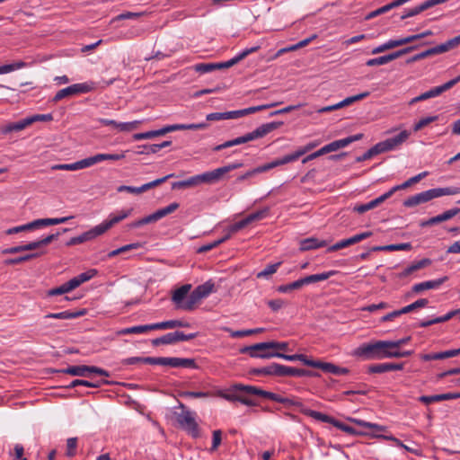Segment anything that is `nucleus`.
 I'll use <instances>...</instances> for the list:
<instances>
[{"label": "nucleus", "mask_w": 460, "mask_h": 460, "mask_svg": "<svg viewBox=\"0 0 460 460\" xmlns=\"http://www.w3.org/2000/svg\"><path fill=\"white\" fill-rule=\"evenodd\" d=\"M231 390L234 392H243L247 394L261 396V397L270 399L271 401L283 403L288 406H289V405L296 406L300 410L302 408H305L303 403L298 400H295L293 398L282 397L277 394L268 392V391L262 390L259 387L252 386V385L235 384L232 386Z\"/></svg>", "instance_id": "1"}, {"label": "nucleus", "mask_w": 460, "mask_h": 460, "mask_svg": "<svg viewBox=\"0 0 460 460\" xmlns=\"http://www.w3.org/2000/svg\"><path fill=\"white\" fill-rule=\"evenodd\" d=\"M458 193H460V188L456 187L430 189L409 197L403 201V206L407 208H412L420 204L426 203L436 198L447 195H456Z\"/></svg>", "instance_id": "2"}, {"label": "nucleus", "mask_w": 460, "mask_h": 460, "mask_svg": "<svg viewBox=\"0 0 460 460\" xmlns=\"http://www.w3.org/2000/svg\"><path fill=\"white\" fill-rule=\"evenodd\" d=\"M181 412H176V420L179 426L184 429L192 438H197L200 437V429L198 422L195 420L196 413L188 410L181 402L179 404Z\"/></svg>", "instance_id": "3"}, {"label": "nucleus", "mask_w": 460, "mask_h": 460, "mask_svg": "<svg viewBox=\"0 0 460 460\" xmlns=\"http://www.w3.org/2000/svg\"><path fill=\"white\" fill-rule=\"evenodd\" d=\"M386 349H389L387 341H377L361 345L357 349L356 354L366 359H382L385 358Z\"/></svg>", "instance_id": "4"}, {"label": "nucleus", "mask_w": 460, "mask_h": 460, "mask_svg": "<svg viewBox=\"0 0 460 460\" xmlns=\"http://www.w3.org/2000/svg\"><path fill=\"white\" fill-rule=\"evenodd\" d=\"M283 125L282 121H273L270 123H265L258 127L256 129H254L252 132H249L243 136L238 137L234 140V145H242L248 143L250 141L261 138L265 137L267 134L272 132L275 129H278Z\"/></svg>", "instance_id": "5"}, {"label": "nucleus", "mask_w": 460, "mask_h": 460, "mask_svg": "<svg viewBox=\"0 0 460 460\" xmlns=\"http://www.w3.org/2000/svg\"><path fill=\"white\" fill-rule=\"evenodd\" d=\"M179 208V204L176 202L171 203L169 206L160 208L154 212L153 214L146 216L139 220H137L131 223L129 226L131 227H139L141 226L156 222L161 218L166 217L167 215L174 212Z\"/></svg>", "instance_id": "6"}, {"label": "nucleus", "mask_w": 460, "mask_h": 460, "mask_svg": "<svg viewBox=\"0 0 460 460\" xmlns=\"http://www.w3.org/2000/svg\"><path fill=\"white\" fill-rule=\"evenodd\" d=\"M197 337V333L184 334L182 332L176 331L174 332L166 333L159 338L152 340L153 346L174 344L180 341H187Z\"/></svg>", "instance_id": "7"}, {"label": "nucleus", "mask_w": 460, "mask_h": 460, "mask_svg": "<svg viewBox=\"0 0 460 460\" xmlns=\"http://www.w3.org/2000/svg\"><path fill=\"white\" fill-rule=\"evenodd\" d=\"M173 177V174H168L163 178H159V179H156L153 181H150L148 183H146V184H143L142 186L140 187H132V186H127V185H120L119 187H118L117 190L119 192H123V191H127V192H129V193H132V194H141L152 188H155L162 183H164V181H166L168 179Z\"/></svg>", "instance_id": "8"}, {"label": "nucleus", "mask_w": 460, "mask_h": 460, "mask_svg": "<svg viewBox=\"0 0 460 460\" xmlns=\"http://www.w3.org/2000/svg\"><path fill=\"white\" fill-rule=\"evenodd\" d=\"M92 88L87 84H75L66 88L59 90L53 97V102H58L64 98L75 95L81 93H88Z\"/></svg>", "instance_id": "9"}, {"label": "nucleus", "mask_w": 460, "mask_h": 460, "mask_svg": "<svg viewBox=\"0 0 460 460\" xmlns=\"http://www.w3.org/2000/svg\"><path fill=\"white\" fill-rule=\"evenodd\" d=\"M410 137V132L408 130L401 131L397 136L394 137L387 138L384 141H381L378 144V147L380 148L382 153L391 151L402 145Z\"/></svg>", "instance_id": "10"}, {"label": "nucleus", "mask_w": 460, "mask_h": 460, "mask_svg": "<svg viewBox=\"0 0 460 460\" xmlns=\"http://www.w3.org/2000/svg\"><path fill=\"white\" fill-rule=\"evenodd\" d=\"M105 232L103 231V229L100 224V225L94 226L93 228H92L91 230L86 231L78 236L72 237L66 243V246H73V245H76V244H80V243L91 241V240L96 238L97 236L102 235Z\"/></svg>", "instance_id": "11"}, {"label": "nucleus", "mask_w": 460, "mask_h": 460, "mask_svg": "<svg viewBox=\"0 0 460 460\" xmlns=\"http://www.w3.org/2000/svg\"><path fill=\"white\" fill-rule=\"evenodd\" d=\"M266 213H267L266 210H260V211H257V212L248 215L243 219L233 224L229 227L228 234H230V236H231L232 234L236 233L239 230L246 227L248 225L252 224V222L262 219L265 217Z\"/></svg>", "instance_id": "12"}, {"label": "nucleus", "mask_w": 460, "mask_h": 460, "mask_svg": "<svg viewBox=\"0 0 460 460\" xmlns=\"http://www.w3.org/2000/svg\"><path fill=\"white\" fill-rule=\"evenodd\" d=\"M280 376H320V374L311 370L296 368L281 365Z\"/></svg>", "instance_id": "13"}, {"label": "nucleus", "mask_w": 460, "mask_h": 460, "mask_svg": "<svg viewBox=\"0 0 460 460\" xmlns=\"http://www.w3.org/2000/svg\"><path fill=\"white\" fill-rule=\"evenodd\" d=\"M270 355H271V358L277 357V358H284L288 361L299 360V361L303 362L305 366L312 367H316V364L318 361V360L310 359L304 354L287 355V354H283L280 352H270Z\"/></svg>", "instance_id": "14"}, {"label": "nucleus", "mask_w": 460, "mask_h": 460, "mask_svg": "<svg viewBox=\"0 0 460 460\" xmlns=\"http://www.w3.org/2000/svg\"><path fill=\"white\" fill-rule=\"evenodd\" d=\"M281 365L279 363H271L269 366L252 368L249 373L253 376H280Z\"/></svg>", "instance_id": "15"}, {"label": "nucleus", "mask_w": 460, "mask_h": 460, "mask_svg": "<svg viewBox=\"0 0 460 460\" xmlns=\"http://www.w3.org/2000/svg\"><path fill=\"white\" fill-rule=\"evenodd\" d=\"M260 49L259 46L252 47L250 49H246L243 51H242L240 54H238L236 57L231 58L228 61L226 62H220L216 63L217 64V69H223V68H229L234 65H236L241 60L244 59L248 55L256 52Z\"/></svg>", "instance_id": "16"}, {"label": "nucleus", "mask_w": 460, "mask_h": 460, "mask_svg": "<svg viewBox=\"0 0 460 460\" xmlns=\"http://www.w3.org/2000/svg\"><path fill=\"white\" fill-rule=\"evenodd\" d=\"M260 49L259 46L252 47L250 49H246L243 51H242L240 54H238L236 57L231 58L228 61L226 62H220L216 63L217 64V69H223V68H229L234 65H236L241 60L244 59L248 55L256 52Z\"/></svg>", "instance_id": "17"}, {"label": "nucleus", "mask_w": 460, "mask_h": 460, "mask_svg": "<svg viewBox=\"0 0 460 460\" xmlns=\"http://www.w3.org/2000/svg\"><path fill=\"white\" fill-rule=\"evenodd\" d=\"M260 49L259 46L252 47L250 49H246L243 51H242L240 54H238L236 57L231 58L228 61L226 62H220L216 63L217 64V69H223V68H229L234 65H236L241 60L244 59L248 55L256 52Z\"/></svg>", "instance_id": "18"}, {"label": "nucleus", "mask_w": 460, "mask_h": 460, "mask_svg": "<svg viewBox=\"0 0 460 460\" xmlns=\"http://www.w3.org/2000/svg\"><path fill=\"white\" fill-rule=\"evenodd\" d=\"M90 167L89 158L77 161L73 164H60L51 166L52 171H77L84 168Z\"/></svg>", "instance_id": "19"}, {"label": "nucleus", "mask_w": 460, "mask_h": 460, "mask_svg": "<svg viewBox=\"0 0 460 460\" xmlns=\"http://www.w3.org/2000/svg\"><path fill=\"white\" fill-rule=\"evenodd\" d=\"M447 279L448 278L447 276H445V277H442V278L438 279L420 282V283L415 284L412 287L411 290H412L413 293H417L418 294V293H420V292H422L424 290L438 288L444 282H446L447 280Z\"/></svg>", "instance_id": "20"}, {"label": "nucleus", "mask_w": 460, "mask_h": 460, "mask_svg": "<svg viewBox=\"0 0 460 460\" xmlns=\"http://www.w3.org/2000/svg\"><path fill=\"white\" fill-rule=\"evenodd\" d=\"M31 126L29 118H24L19 121L10 122L6 125H4L0 128V131L2 134H9L11 132H19L25 129L27 127Z\"/></svg>", "instance_id": "21"}, {"label": "nucleus", "mask_w": 460, "mask_h": 460, "mask_svg": "<svg viewBox=\"0 0 460 460\" xmlns=\"http://www.w3.org/2000/svg\"><path fill=\"white\" fill-rule=\"evenodd\" d=\"M225 175V172L222 167L217 168L213 171L206 172L204 173L199 174L200 183H208L213 184L219 181L222 177Z\"/></svg>", "instance_id": "22"}, {"label": "nucleus", "mask_w": 460, "mask_h": 460, "mask_svg": "<svg viewBox=\"0 0 460 460\" xmlns=\"http://www.w3.org/2000/svg\"><path fill=\"white\" fill-rule=\"evenodd\" d=\"M190 288V284H185L174 290L172 296V300L176 305L177 308L181 309V305H184V299H187V295Z\"/></svg>", "instance_id": "23"}, {"label": "nucleus", "mask_w": 460, "mask_h": 460, "mask_svg": "<svg viewBox=\"0 0 460 460\" xmlns=\"http://www.w3.org/2000/svg\"><path fill=\"white\" fill-rule=\"evenodd\" d=\"M172 131H173L172 125H168V126H165L157 130H151V131L143 132V133H136L133 135V139L134 140H142V139L153 138L155 137L164 136L166 133L172 132Z\"/></svg>", "instance_id": "24"}, {"label": "nucleus", "mask_w": 460, "mask_h": 460, "mask_svg": "<svg viewBox=\"0 0 460 460\" xmlns=\"http://www.w3.org/2000/svg\"><path fill=\"white\" fill-rule=\"evenodd\" d=\"M315 368H319L325 373H331L337 376L347 375L349 372V370L346 367H341L332 363L323 362L320 360L317 361Z\"/></svg>", "instance_id": "25"}, {"label": "nucleus", "mask_w": 460, "mask_h": 460, "mask_svg": "<svg viewBox=\"0 0 460 460\" xmlns=\"http://www.w3.org/2000/svg\"><path fill=\"white\" fill-rule=\"evenodd\" d=\"M166 366L172 367L198 368L193 358H166Z\"/></svg>", "instance_id": "26"}, {"label": "nucleus", "mask_w": 460, "mask_h": 460, "mask_svg": "<svg viewBox=\"0 0 460 460\" xmlns=\"http://www.w3.org/2000/svg\"><path fill=\"white\" fill-rule=\"evenodd\" d=\"M386 199H388V198H387L386 194L384 193L383 195H381L378 198L369 201L368 203L356 205L353 208V211L358 212V214H364L365 212L376 208L377 206L382 204Z\"/></svg>", "instance_id": "27"}, {"label": "nucleus", "mask_w": 460, "mask_h": 460, "mask_svg": "<svg viewBox=\"0 0 460 460\" xmlns=\"http://www.w3.org/2000/svg\"><path fill=\"white\" fill-rule=\"evenodd\" d=\"M335 274V270H330L327 272L306 276L305 278L300 279L301 286L304 287L305 285H309L312 283L326 280Z\"/></svg>", "instance_id": "28"}, {"label": "nucleus", "mask_w": 460, "mask_h": 460, "mask_svg": "<svg viewBox=\"0 0 460 460\" xmlns=\"http://www.w3.org/2000/svg\"><path fill=\"white\" fill-rule=\"evenodd\" d=\"M306 153H307V151H305V147L303 146V147L299 148L298 150H296L293 154L287 155L281 158L272 161V164H273L274 167L283 165V164L296 161L299 157H301L302 155H304Z\"/></svg>", "instance_id": "29"}, {"label": "nucleus", "mask_w": 460, "mask_h": 460, "mask_svg": "<svg viewBox=\"0 0 460 460\" xmlns=\"http://www.w3.org/2000/svg\"><path fill=\"white\" fill-rule=\"evenodd\" d=\"M263 342L256 343L251 346L243 347L240 349L243 354L248 353L252 358H271L270 352L258 353L256 349H263Z\"/></svg>", "instance_id": "30"}, {"label": "nucleus", "mask_w": 460, "mask_h": 460, "mask_svg": "<svg viewBox=\"0 0 460 460\" xmlns=\"http://www.w3.org/2000/svg\"><path fill=\"white\" fill-rule=\"evenodd\" d=\"M133 208H129L128 210H122L119 213V215L112 216L110 220L104 221L101 224L104 232L112 227L115 224L122 221L127 218L132 212Z\"/></svg>", "instance_id": "31"}, {"label": "nucleus", "mask_w": 460, "mask_h": 460, "mask_svg": "<svg viewBox=\"0 0 460 460\" xmlns=\"http://www.w3.org/2000/svg\"><path fill=\"white\" fill-rule=\"evenodd\" d=\"M133 208H129L128 210H122L119 213V215L112 216L110 220L104 221L101 224L104 232L112 227L115 224L122 221L127 218L132 212Z\"/></svg>", "instance_id": "32"}, {"label": "nucleus", "mask_w": 460, "mask_h": 460, "mask_svg": "<svg viewBox=\"0 0 460 460\" xmlns=\"http://www.w3.org/2000/svg\"><path fill=\"white\" fill-rule=\"evenodd\" d=\"M430 264H431V260H429L428 258L422 259L419 261L412 263L406 269H404V270L402 271L399 276H400V278H406L409 275H411V273L415 272L416 270L423 269Z\"/></svg>", "instance_id": "33"}, {"label": "nucleus", "mask_w": 460, "mask_h": 460, "mask_svg": "<svg viewBox=\"0 0 460 460\" xmlns=\"http://www.w3.org/2000/svg\"><path fill=\"white\" fill-rule=\"evenodd\" d=\"M327 241H320L317 238H306L300 242V250L301 251H309L313 249H317L320 247H324L327 245Z\"/></svg>", "instance_id": "34"}, {"label": "nucleus", "mask_w": 460, "mask_h": 460, "mask_svg": "<svg viewBox=\"0 0 460 460\" xmlns=\"http://www.w3.org/2000/svg\"><path fill=\"white\" fill-rule=\"evenodd\" d=\"M155 324V330H166V329H173L177 327L186 328L190 327V323L188 322L181 321V320H169L165 322L156 323Z\"/></svg>", "instance_id": "35"}, {"label": "nucleus", "mask_w": 460, "mask_h": 460, "mask_svg": "<svg viewBox=\"0 0 460 460\" xmlns=\"http://www.w3.org/2000/svg\"><path fill=\"white\" fill-rule=\"evenodd\" d=\"M155 330V324H146V325H138L128 328L121 329L118 332L119 335H128V334H141L145 333L148 331Z\"/></svg>", "instance_id": "36"}, {"label": "nucleus", "mask_w": 460, "mask_h": 460, "mask_svg": "<svg viewBox=\"0 0 460 460\" xmlns=\"http://www.w3.org/2000/svg\"><path fill=\"white\" fill-rule=\"evenodd\" d=\"M124 157H125L124 154H97V155H95L93 156H90L88 158H89L90 166H92L97 163H100V162H102L105 160L118 161V160L123 159Z\"/></svg>", "instance_id": "37"}, {"label": "nucleus", "mask_w": 460, "mask_h": 460, "mask_svg": "<svg viewBox=\"0 0 460 460\" xmlns=\"http://www.w3.org/2000/svg\"><path fill=\"white\" fill-rule=\"evenodd\" d=\"M301 412L306 416H310V417L314 418V420H321V421L326 422V423H331L332 425H334V422L336 420L334 418H332L329 415H326L320 411H313V410H310L307 408H302Z\"/></svg>", "instance_id": "38"}, {"label": "nucleus", "mask_w": 460, "mask_h": 460, "mask_svg": "<svg viewBox=\"0 0 460 460\" xmlns=\"http://www.w3.org/2000/svg\"><path fill=\"white\" fill-rule=\"evenodd\" d=\"M44 253H45V252H43V251L42 252H33V253H28V254H25V255H22V256H20V257H17V258L6 259L4 261V263L5 265H16V264H20V263L31 261L32 259L38 258V257L41 256Z\"/></svg>", "instance_id": "39"}, {"label": "nucleus", "mask_w": 460, "mask_h": 460, "mask_svg": "<svg viewBox=\"0 0 460 460\" xmlns=\"http://www.w3.org/2000/svg\"><path fill=\"white\" fill-rule=\"evenodd\" d=\"M275 168L272 162L270 163H268V164H265L263 165H261V166H258L251 171H248L247 172H245L244 174L243 175H240L238 178H237V181H244L250 177H252L254 176L255 174H258V173H261V172H265L269 170H271Z\"/></svg>", "instance_id": "40"}, {"label": "nucleus", "mask_w": 460, "mask_h": 460, "mask_svg": "<svg viewBox=\"0 0 460 460\" xmlns=\"http://www.w3.org/2000/svg\"><path fill=\"white\" fill-rule=\"evenodd\" d=\"M85 314V310H80L76 312L64 311L60 313L49 314L45 315V318H53V319H73L79 316H83Z\"/></svg>", "instance_id": "41"}, {"label": "nucleus", "mask_w": 460, "mask_h": 460, "mask_svg": "<svg viewBox=\"0 0 460 460\" xmlns=\"http://www.w3.org/2000/svg\"><path fill=\"white\" fill-rule=\"evenodd\" d=\"M412 246L410 243H396V244H388L384 246H374L372 247V251H385V252H393V251H410Z\"/></svg>", "instance_id": "42"}, {"label": "nucleus", "mask_w": 460, "mask_h": 460, "mask_svg": "<svg viewBox=\"0 0 460 460\" xmlns=\"http://www.w3.org/2000/svg\"><path fill=\"white\" fill-rule=\"evenodd\" d=\"M202 298L200 296L193 290L189 296H187L184 305H181L182 310L185 311H192L195 309L196 305L199 303Z\"/></svg>", "instance_id": "43"}, {"label": "nucleus", "mask_w": 460, "mask_h": 460, "mask_svg": "<svg viewBox=\"0 0 460 460\" xmlns=\"http://www.w3.org/2000/svg\"><path fill=\"white\" fill-rule=\"evenodd\" d=\"M199 184H200V181H199V177L198 174V175L192 176L187 180L173 182L172 185V188L173 190L185 189V188L193 187V186H196Z\"/></svg>", "instance_id": "44"}, {"label": "nucleus", "mask_w": 460, "mask_h": 460, "mask_svg": "<svg viewBox=\"0 0 460 460\" xmlns=\"http://www.w3.org/2000/svg\"><path fill=\"white\" fill-rule=\"evenodd\" d=\"M460 44V35L448 40L445 43L436 46L438 54H442L456 48Z\"/></svg>", "instance_id": "45"}, {"label": "nucleus", "mask_w": 460, "mask_h": 460, "mask_svg": "<svg viewBox=\"0 0 460 460\" xmlns=\"http://www.w3.org/2000/svg\"><path fill=\"white\" fill-rule=\"evenodd\" d=\"M108 384H110V382L107 380L90 382V381H86V380L75 379V380L72 381L71 384L67 387L72 388V387H75L77 385H84L86 387L98 388V387H101L102 385H108Z\"/></svg>", "instance_id": "46"}, {"label": "nucleus", "mask_w": 460, "mask_h": 460, "mask_svg": "<svg viewBox=\"0 0 460 460\" xmlns=\"http://www.w3.org/2000/svg\"><path fill=\"white\" fill-rule=\"evenodd\" d=\"M450 400V394H435V395H422L419 398V401L425 403L429 404L432 402H441V401H447Z\"/></svg>", "instance_id": "47"}, {"label": "nucleus", "mask_w": 460, "mask_h": 460, "mask_svg": "<svg viewBox=\"0 0 460 460\" xmlns=\"http://www.w3.org/2000/svg\"><path fill=\"white\" fill-rule=\"evenodd\" d=\"M435 55H438V52L437 50V48L433 47V48H430L429 49H426L420 53H418V54L411 57L410 58H408L406 60V64H411L413 62H417L420 59H423V58H429L431 56H435Z\"/></svg>", "instance_id": "48"}, {"label": "nucleus", "mask_w": 460, "mask_h": 460, "mask_svg": "<svg viewBox=\"0 0 460 460\" xmlns=\"http://www.w3.org/2000/svg\"><path fill=\"white\" fill-rule=\"evenodd\" d=\"M86 369L87 368L85 365L72 366L66 369H62L59 372L75 376H88V375L86 374Z\"/></svg>", "instance_id": "49"}, {"label": "nucleus", "mask_w": 460, "mask_h": 460, "mask_svg": "<svg viewBox=\"0 0 460 460\" xmlns=\"http://www.w3.org/2000/svg\"><path fill=\"white\" fill-rule=\"evenodd\" d=\"M369 94H370L369 92H364V93H358L357 95L347 97L343 101H341V102L337 103L338 107H339V109H341L343 107L349 106V105L352 104L355 102H358V101L365 99Z\"/></svg>", "instance_id": "50"}, {"label": "nucleus", "mask_w": 460, "mask_h": 460, "mask_svg": "<svg viewBox=\"0 0 460 460\" xmlns=\"http://www.w3.org/2000/svg\"><path fill=\"white\" fill-rule=\"evenodd\" d=\"M214 283L209 280L202 285L198 286L194 290L200 296L201 298H205L214 291Z\"/></svg>", "instance_id": "51"}, {"label": "nucleus", "mask_w": 460, "mask_h": 460, "mask_svg": "<svg viewBox=\"0 0 460 460\" xmlns=\"http://www.w3.org/2000/svg\"><path fill=\"white\" fill-rule=\"evenodd\" d=\"M379 154H382V152L378 147V144H376L374 146H372L367 152H365L362 155L357 156L355 161L357 163H361L363 161L371 159L372 157Z\"/></svg>", "instance_id": "52"}, {"label": "nucleus", "mask_w": 460, "mask_h": 460, "mask_svg": "<svg viewBox=\"0 0 460 460\" xmlns=\"http://www.w3.org/2000/svg\"><path fill=\"white\" fill-rule=\"evenodd\" d=\"M230 238V234H226L224 237L218 239V240H216L210 243H208V244H205V245H202L200 246L199 249H198V252L199 253H204V252H207L208 251H211L212 249L217 247L218 245H220L221 243H225L226 240H228Z\"/></svg>", "instance_id": "53"}, {"label": "nucleus", "mask_w": 460, "mask_h": 460, "mask_svg": "<svg viewBox=\"0 0 460 460\" xmlns=\"http://www.w3.org/2000/svg\"><path fill=\"white\" fill-rule=\"evenodd\" d=\"M417 49H418V46H408L404 49H399L397 51H394L393 53L386 55L387 60H388V62H391V61L397 59L408 53L414 51Z\"/></svg>", "instance_id": "54"}, {"label": "nucleus", "mask_w": 460, "mask_h": 460, "mask_svg": "<svg viewBox=\"0 0 460 460\" xmlns=\"http://www.w3.org/2000/svg\"><path fill=\"white\" fill-rule=\"evenodd\" d=\"M417 49H418V46H408L404 49H399L397 51H394L393 53L386 55L387 60H388V62H391V61L397 59L408 53L414 51Z\"/></svg>", "instance_id": "55"}, {"label": "nucleus", "mask_w": 460, "mask_h": 460, "mask_svg": "<svg viewBox=\"0 0 460 460\" xmlns=\"http://www.w3.org/2000/svg\"><path fill=\"white\" fill-rule=\"evenodd\" d=\"M208 127L207 123H193V124H173L172 125V130H186V129H191V130H198V129H204Z\"/></svg>", "instance_id": "56"}, {"label": "nucleus", "mask_w": 460, "mask_h": 460, "mask_svg": "<svg viewBox=\"0 0 460 460\" xmlns=\"http://www.w3.org/2000/svg\"><path fill=\"white\" fill-rule=\"evenodd\" d=\"M429 304V300L426 299V298H420V299H418L417 301L413 302L412 304L411 305H408L404 307H402L401 309V313L403 314H408L417 308H422V307H425L427 305Z\"/></svg>", "instance_id": "57"}, {"label": "nucleus", "mask_w": 460, "mask_h": 460, "mask_svg": "<svg viewBox=\"0 0 460 460\" xmlns=\"http://www.w3.org/2000/svg\"><path fill=\"white\" fill-rule=\"evenodd\" d=\"M139 247H140V243H129V244L124 245L122 247H119V248H118L116 250H113V251L110 252L108 253V257L109 258H112V257H115V256L119 255V254H121V253L126 252L128 251L137 249Z\"/></svg>", "instance_id": "58"}, {"label": "nucleus", "mask_w": 460, "mask_h": 460, "mask_svg": "<svg viewBox=\"0 0 460 460\" xmlns=\"http://www.w3.org/2000/svg\"><path fill=\"white\" fill-rule=\"evenodd\" d=\"M397 48V43L395 40H389L385 43L375 48L372 49L371 53L373 55L379 54L385 52L386 50Z\"/></svg>", "instance_id": "59"}, {"label": "nucleus", "mask_w": 460, "mask_h": 460, "mask_svg": "<svg viewBox=\"0 0 460 460\" xmlns=\"http://www.w3.org/2000/svg\"><path fill=\"white\" fill-rule=\"evenodd\" d=\"M394 9L393 5H392V3H389L375 11H372L370 12L369 13H367L366 16H365V20L366 21H368V20H371L378 15H381V14H384L387 12H389L390 10Z\"/></svg>", "instance_id": "60"}, {"label": "nucleus", "mask_w": 460, "mask_h": 460, "mask_svg": "<svg viewBox=\"0 0 460 460\" xmlns=\"http://www.w3.org/2000/svg\"><path fill=\"white\" fill-rule=\"evenodd\" d=\"M141 121L139 120H134L131 122H119L117 129L123 132H130L138 128Z\"/></svg>", "instance_id": "61"}, {"label": "nucleus", "mask_w": 460, "mask_h": 460, "mask_svg": "<svg viewBox=\"0 0 460 460\" xmlns=\"http://www.w3.org/2000/svg\"><path fill=\"white\" fill-rule=\"evenodd\" d=\"M301 288H302V286H301L300 279H297L292 283L279 286L277 290L279 293H288L292 290L300 289Z\"/></svg>", "instance_id": "62"}, {"label": "nucleus", "mask_w": 460, "mask_h": 460, "mask_svg": "<svg viewBox=\"0 0 460 460\" xmlns=\"http://www.w3.org/2000/svg\"><path fill=\"white\" fill-rule=\"evenodd\" d=\"M280 264H281V262H277L274 264L268 265L263 270L260 271L257 274V278L258 279L268 278L269 276L272 275L273 273H275L278 270Z\"/></svg>", "instance_id": "63"}, {"label": "nucleus", "mask_w": 460, "mask_h": 460, "mask_svg": "<svg viewBox=\"0 0 460 460\" xmlns=\"http://www.w3.org/2000/svg\"><path fill=\"white\" fill-rule=\"evenodd\" d=\"M217 69L216 63H199L194 66V70L198 73H208Z\"/></svg>", "instance_id": "64"}]
</instances>
